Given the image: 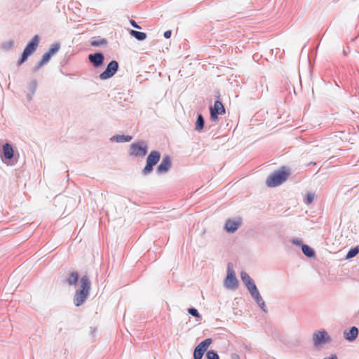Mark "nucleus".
Here are the masks:
<instances>
[{"mask_svg":"<svg viewBox=\"0 0 359 359\" xmlns=\"http://www.w3.org/2000/svg\"><path fill=\"white\" fill-rule=\"evenodd\" d=\"M289 169L283 167L276 172H273L266 180V184L269 187H275L285 182L290 175Z\"/></svg>","mask_w":359,"mask_h":359,"instance_id":"f257e3e1","label":"nucleus"},{"mask_svg":"<svg viewBox=\"0 0 359 359\" xmlns=\"http://www.w3.org/2000/svg\"><path fill=\"white\" fill-rule=\"evenodd\" d=\"M90 289V282L87 276L81 279V289L77 290L74 297V303L76 306H81L87 299Z\"/></svg>","mask_w":359,"mask_h":359,"instance_id":"f03ea898","label":"nucleus"},{"mask_svg":"<svg viewBox=\"0 0 359 359\" xmlns=\"http://www.w3.org/2000/svg\"><path fill=\"white\" fill-rule=\"evenodd\" d=\"M148 151V146L145 142L140 141L131 144L129 154L130 156L136 157H144Z\"/></svg>","mask_w":359,"mask_h":359,"instance_id":"7ed1b4c3","label":"nucleus"},{"mask_svg":"<svg viewBox=\"0 0 359 359\" xmlns=\"http://www.w3.org/2000/svg\"><path fill=\"white\" fill-rule=\"evenodd\" d=\"M39 36L37 35H35L29 41V43L27 44L26 48H25L21 59L18 62L19 65H21L22 63H24L28 58L29 55H31L36 49L38 45H39Z\"/></svg>","mask_w":359,"mask_h":359,"instance_id":"20e7f679","label":"nucleus"},{"mask_svg":"<svg viewBox=\"0 0 359 359\" xmlns=\"http://www.w3.org/2000/svg\"><path fill=\"white\" fill-rule=\"evenodd\" d=\"M161 154L158 151H152L147 158V164L143 169L144 174H148L153 170V167L159 161Z\"/></svg>","mask_w":359,"mask_h":359,"instance_id":"39448f33","label":"nucleus"},{"mask_svg":"<svg viewBox=\"0 0 359 359\" xmlns=\"http://www.w3.org/2000/svg\"><path fill=\"white\" fill-rule=\"evenodd\" d=\"M238 281L236 277L235 272L230 264L228 265L227 275L224 280V285L226 287L234 290L237 288Z\"/></svg>","mask_w":359,"mask_h":359,"instance_id":"423d86ee","label":"nucleus"},{"mask_svg":"<svg viewBox=\"0 0 359 359\" xmlns=\"http://www.w3.org/2000/svg\"><path fill=\"white\" fill-rule=\"evenodd\" d=\"M118 64L116 61H111L107 69L100 74V78L102 80H106L113 76L118 70Z\"/></svg>","mask_w":359,"mask_h":359,"instance_id":"0eeeda50","label":"nucleus"},{"mask_svg":"<svg viewBox=\"0 0 359 359\" xmlns=\"http://www.w3.org/2000/svg\"><path fill=\"white\" fill-rule=\"evenodd\" d=\"M210 118L212 121H217L218 120V115L225 114V108L220 101H215L214 106L210 107Z\"/></svg>","mask_w":359,"mask_h":359,"instance_id":"6e6552de","label":"nucleus"},{"mask_svg":"<svg viewBox=\"0 0 359 359\" xmlns=\"http://www.w3.org/2000/svg\"><path fill=\"white\" fill-rule=\"evenodd\" d=\"M313 341L315 346H319L330 341V337L326 331L321 330L313 334Z\"/></svg>","mask_w":359,"mask_h":359,"instance_id":"1a4fd4ad","label":"nucleus"},{"mask_svg":"<svg viewBox=\"0 0 359 359\" xmlns=\"http://www.w3.org/2000/svg\"><path fill=\"white\" fill-rule=\"evenodd\" d=\"M242 219L241 218L228 219L224 225V229L228 233H233L241 225Z\"/></svg>","mask_w":359,"mask_h":359,"instance_id":"9d476101","label":"nucleus"},{"mask_svg":"<svg viewBox=\"0 0 359 359\" xmlns=\"http://www.w3.org/2000/svg\"><path fill=\"white\" fill-rule=\"evenodd\" d=\"M241 277L250 294L257 290L255 284L254 283V281L247 273L242 272L241 273Z\"/></svg>","mask_w":359,"mask_h":359,"instance_id":"9b49d317","label":"nucleus"},{"mask_svg":"<svg viewBox=\"0 0 359 359\" xmlns=\"http://www.w3.org/2000/svg\"><path fill=\"white\" fill-rule=\"evenodd\" d=\"M171 166V161L168 156H165L162 161L157 168V171L160 173L167 172Z\"/></svg>","mask_w":359,"mask_h":359,"instance_id":"f8f14e48","label":"nucleus"},{"mask_svg":"<svg viewBox=\"0 0 359 359\" xmlns=\"http://www.w3.org/2000/svg\"><path fill=\"white\" fill-rule=\"evenodd\" d=\"M88 59L93 64L94 67H97L102 65L104 56L102 53L91 54L89 55Z\"/></svg>","mask_w":359,"mask_h":359,"instance_id":"ddd939ff","label":"nucleus"},{"mask_svg":"<svg viewBox=\"0 0 359 359\" xmlns=\"http://www.w3.org/2000/svg\"><path fill=\"white\" fill-rule=\"evenodd\" d=\"M358 335V330L356 327H352L348 331L345 330L344 332V338L349 341H353Z\"/></svg>","mask_w":359,"mask_h":359,"instance_id":"4468645a","label":"nucleus"},{"mask_svg":"<svg viewBox=\"0 0 359 359\" xmlns=\"http://www.w3.org/2000/svg\"><path fill=\"white\" fill-rule=\"evenodd\" d=\"M250 294L255 299L256 302L258 304V305L260 306V308L264 311H266L264 302L262 297H261L258 290H255V292H253Z\"/></svg>","mask_w":359,"mask_h":359,"instance_id":"2eb2a0df","label":"nucleus"},{"mask_svg":"<svg viewBox=\"0 0 359 359\" xmlns=\"http://www.w3.org/2000/svg\"><path fill=\"white\" fill-rule=\"evenodd\" d=\"M3 154H4V157L7 159H11L13 158V149L10 144L6 143L3 146Z\"/></svg>","mask_w":359,"mask_h":359,"instance_id":"dca6fc26","label":"nucleus"},{"mask_svg":"<svg viewBox=\"0 0 359 359\" xmlns=\"http://www.w3.org/2000/svg\"><path fill=\"white\" fill-rule=\"evenodd\" d=\"M211 344H212V339L210 338L206 339L204 341H201L196 348H199L200 350L203 351V352H205Z\"/></svg>","mask_w":359,"mask_h":359,"instance_id":"f3484780","label":"nucleus"},{"mask_svg":"<svg viewBox=\"0 0 359 359\" xmlns=\"http://www.w3.org/2000/svg\"><path fill=\"white\" fill-rule=\"evenodd\" d=\"M78 279H79V274L76 272L73 271L69 273V276L67 278L66 281L69 285H72L76 283L78 281Z\"/></svg>","mask_w":359,"mask_h":359,"instance_id":"a211bd4d","label":"nucleus"},{"mask_svg":"<svg viewBox=\"0 0 359 359\" xmlns=\"http://www.w3.org/2000/svg\"><path fill=\"white\" fill-rule=\"evenodd\" d=\"M130 34L139 41H143L147 38V34L144 32L130 30Z\"/></svg>","mask_w":359,"mask_h":359,"instance_id":"6ab92c4d","label":"nucleus"},{"mask_svg":"<svg viewBox=\"0 0 359 359\" xmlns=\"http://www.w3.org/2000/svg\"><path fill=\"white\" fill-rule=\"evenodd\" d=\"M303 253L307 257H313L314 255V251L308 245H303L302 247Z\"/></svg>","mask_w":359,"mask_h":359,"instance_id":"aec40b11","label":"nucleus"},{"mask_svg":"<svg viewBox=\"0 0 359 359\" xmlns=\"http://www.w3.org/2000/svg\"><path fill=\"white\" fill-rule=\"evenodd\" d=\"M204 126V119L202 116V115H198L196 123V130H201Z\"/></svg>","mask_w":359,"mask_h":359,"instance_id":"412c9836","label":"nucleus"},{"mask_svg":"<svg viewBox=\"0 0 359 359\" xmlns=\"http://www.w3.org/2000/svg\"><path fill=\"white\" fill-rule=\"evenodd\" d=\"M51 57H52V55L48 52L44 53L42 56V58H41L40 62H39V65L43 66L45 64H46L50 60Z\"/></svg>","mask_w":359,"mask_h":359,"instance_id":"4be33fe9","label":"nucleus"},{"mask_svg":"<svg viewBox=\"0 0 359 359\" xmlns=\"http://www.w3.org/2000/svg\"><path fill=\"white\" fill-rule=\"evenodd\" d=\"M315 199V194L313 192H309L306 195L305 203L309 205L313 202Z\"/></svg>","mask_w":359,"mask_h":359,"instance_id":"5701e85b","label":"nucleus"},{"mask_svg":"<svg viewBox=\"0 0 359 359\" xmlns=\"http://www.w3.org/2000/svg\"><path fill=\"white\" fill-rule=\"evenodd\" d=\"M358 252H359V249L357 247L352 248L351 250L348 251L346 257V259H351V258L356 256L358 254Z\"/></svg>","mask_w":359,"mask_h":359,"instance_id":"b1692460","label":"nucleus"},{"mask_svg":"<svg viewBox=\"0 0 359 359\" xmlns=\"http://www.w3.org/2000/svg\"><path fill=\"white\" fill-rule=\"evenodd\" d=\"M205 352L200 350L199 348H195L194 351V359H201Z\"/></svg>","mask_w":359,"mask_h":359,"instance_id":"393cba45","label":"nucleus"},{"mask_svg":"<svg viewBox=\"0 0 359 359\" xmlns=\"http://www.w3.org/2000/svg\"><path fill=\"white\" fill-rule=\"evenodd\" d=\"M117 142H130L132 137L130 135H118L116 137Z\"/></svg>","mask_w":359,"mask_h":359,"instance_id":"a878e982","label":"nucleus"},{"mask_svg":"<svg viewBox=\"0 0 359 359\" xmlns=\"http://www.w3.org/2000/svg\"><path fill=\"white\" fill-rule=\"evenodd\" d=\"M206 357L208 359H219L218 354L214 351H209L206 354Z\"/></svg>","mask_w":359,"mask_h":359,"instance_id":"bb28decb","label":"nucleus"},{"mask_svg":"<svg viewBox=\"0 0 359 359\" xmlns=\"http://www.w3.org/2000/svg\"><path fill=\"white\" fill-rule=\"evenodd\" d=\"M60 49V45L59 44H54L53 45L49 50L48 51L52 56L55 54L58 50Z\"/></svg>","mask_w":359,"mask_h":359,"instance_id":"cd10ccee","label":"nucleus"},{"mask_svg":"<svg viewBox=\"0 0 359 359\" xmlns=\"http://www.w3.org/2000/svg\"><path fill=\"white\" fill-rule=\"evenodd\" d=\"M189 313L195 317H199V313L196 309L191 308L189 309Z\"/></svg>","mask_w":359,"mask_h":359,"instance_id":"c85d7f7f","label":"nucleus"},{"mask_svg":"<svg viewBox=\"0 0 359 359\" xmlns=\"http://www.w3.org/2000/svg\"><path fill=\"white\" fill-rule=\"evenodd\" d=\"M104 43H105L104 40H102V41H91L90 44L93 46H98L100 45L104 44Z\"/></svg>","mask_w":359,"mask_h":359,"instance_id":"c756f323","label":"nucleus"},{"mask_svg":"<svg viewBox=\"0 0 359 359\" xmlns=\"http://www.w3.org/2000/svg\"><path fill=\"white\" fill-rule=\"evenodd\" d=\"M130 25L135 27V28H137V29H140L141 27L136 23V22L134 20H130Z\"/></svg>","mask_w":359,"mask_h":359,"instance_id":"7c9ffc66","label":"nucleus"},{"mask_svg":"<svg viewBox=\"0 0 359 359\" xmlns=\"http://www.w3.org/2000/svg\"><path fill=\"white\" fill-rule=\"evenodd\" d=\"M171 36V31H166L165 33H164V36L166 38V39H169Z\"/></svg>","mask_w":359,"mask_h":359,"instance_id":"2f4dec72","label":"nucleus"},{"mask_svg":"<svg viewBox=\"0 0 359 359\" xmlns=\"http://www.w3.org/2000/svg\"><path fill=\"white\" fill-rule=\"evenodd\" d=\"M324 359H337V356L336 355H332L330 358Z\"/></svg>","mask_w":359,"mask_h":359,"instance_id":"473e14b6","label":"nucleus"}]
</instances>
